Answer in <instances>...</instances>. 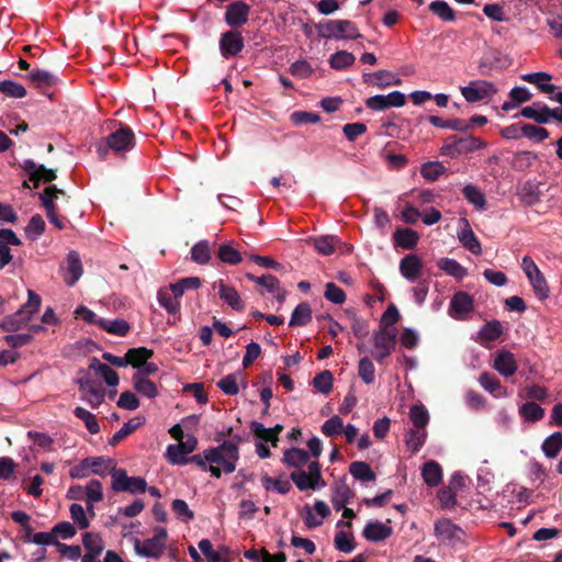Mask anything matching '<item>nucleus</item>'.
I'll return each instance as SVG.
<instances>
[{"label":"nucleus","mask_w":562,"mask_h":562,"mask_svg":"<svg viewBox=\"0 0 562 562\" xmlns=\"http://www.w3.org/2000/svg\"><path fill=\"white\" fill-rule=\"evenodd\" d=\"M460 90L462 97L471 103L491 100L497 92L495 85L486 80H472Z\"/></svg>","instance_id":"423d86ee"},{"label":"nucleus","mask_w":562,"mask_h":562,"mask_svg":"<svg viewBox=\"0 0 562 562\" xmlns=\"http://www.w3.org/2000/svg\"><path fill=\"white\" fill-rule=\"evenodd\" d=\"M82 398L88 401L92 407L99 406L104 400V390L93 379L87 376L77 380Z\"/></svg>","instance_id":"9d476101"},{"label":"nucleus","mask_w":562,"mask_h":562,"mask_svg":"<svg viewBox=\"0 0 562 562\" xmlns=\"http://www.w3.org/2000/svg\"><path fill=\"white\" fill-rule=\"evenodd\" d=\"M67 272L71 281H78L82 276L81 260L76 251H70L67 255Z\"/></svg>","instance_id":"69168bd1"},{"label":"nucleus","mask_w":562,"mask_h":562,"mask_svg":"<svg viewBox=\"0 0 562 562\" xmlns=\"http://www.w3.org/2000/svg\"><path fill=\"white\" fill-rule=\"evenodd\" d=\"M218 259L228 265H236L241 261L240 252L229 244H224L218 247Z\"/></svg>","instance_id":"603ef678"},{"label":"nucleus","mask_w":562,"mask_h":562,"mask_svg":"<svg viewBox=\"0 0 562 562\" xmlns=\"http://www.w3.org/2000/svg\"><path fill=\"white\" fill-rule=\"evenodd\" d=\"M45 226V222L40 214L33 215L25 227L27 238L36 240L44 233Z\"/></svg>","instance_id":"052dcab7"},{"label":"nucleus","mask_w":562,"mask_h":562,"mask_svg":"<svg viewBox=\"0 0 562 562\" xmlns=\"http://www.w3.org/2000/svg\"><path fill=\"white\" fill-rule=\"evenodd\" d=\"M312 321V308L308 303H300L293 311L289 326H305Z\"/></svg>","instance_id":"473e14b6"},{"label":"nucleus","mask_w":562,"mask_h":562,"mask_svg":"<svg viewBox=\"0 0 562 562\" xmlns=\"http://www.w3.org/2000/svg\"><path fill=\"white\" fill-rule=\"evenodd\" d=\"M473 308L472 297L464 292H458L450 302V310L453 316H459L471 312Z\"/></svg>","instance_id":"393cba45"},{"label":"nucleus","mask_w":562,"mask_h":562,"mask_svg":"<svg viewBox=\"0 0 562 562\" xmlns=\"http://www.w3.org/2000/svg\"><path fill=\"white\" fill-rule=\"evenodd\" d=\"M541 450L547 458H555L562 450V432L555 431L547 437L541 445Z\"/></svg>","instance_id":"c756f323"},{"label":"nucleus","mask_w":562,"mask_h":562,"mask_svg":"<svg viewBox=\"0 0 562 562\" xmlns=\"http://www.w3.org/2000/svg\"><path fill=\"white\" fill-rule=\"evenodd\" d=\"M419 239L418 234L411 228H401L394 233V241L405 249H413Z\"/></svg>","instance_id":"c9c22d12"},{"label":"nucleus","mask_w":562,"mask_h":562,"mask_svg":"<svg viewBox=\"0 0 562 562\" xmlns=\"http://www.w3.org/2000/svg\"><path fill=\"white\" fill-rule=\"evenodd\" d=\"M100 328L108 331L109 334H113V335H116L120 337H125L128 334L131 326L123 318H115V319L102 318V322H100Z\"/></svg>","instance_id":"7c9ffc66"},{"label":"nucleus","mask_w":562,"mask_h":562,"mask_svg":"<svg viewBox=\"0 0 562 562\" xmlns=\"http://www.w3.org/2000/svg\"><path fill=\"white\" fill-rule=\"evenodd\" d=\"M480 336L484 340L493 341L498 339L503 334V325L499 321L493 319L483 325L480 329Z\"/></svg>","instance_id":"09e8293b"},{"label":"nucleus","mask_w":562,"mask_h":562,"mask_svg":"<svg viewBox=\"0 0 562 562\" xmlns=\"http://www.w3.org/2000/svg\"><path fill=\"white\" fill-rule=\"evenodd\" d=\"M333 373L328 370L317 373L313 379L314 387L323 394H328L333 389Z\"/></svg>","instance_id":"680f3d73"},{"label":"nucleus","mask_w":562,"mask_h":562,"mask_svg":"<svg viewBox=\"0 0 562 562\" xmlns=\"http://www.w3.org/2000/svg\"><path fill=\"white\" fill-rule=\"evenodd\" d=\"M461 227L458 231V239L461 245L473 255H480L482 251L481 243L476 238L469 221L465 217L459 220Z\"/></svg>","instance_id":"4468645a"},{"label":"nucleus","mask_w":562,"mask_h":562,"mask_svg":"<svg viewBox=\"0 0 562 562\" xmlns=\"http://www.w3.org/2000/svg\"><path fill=\"white\" fill-rule=\"evenodd\" d=\"M82 544L88 553L100 555L104 549L102 538L94 532L82 533Z\"/></svg>","instance_id":"a18cd8bd"},{"label":"nucleus","mask_w":562,"mask_h":562,"mask_svg":"<svg viewBox=\"0 0 562 562\" xmlns=\"http://www.w3.org/2000/svg\"><path fill=\"white\" fill-rule=\"evenodd\" d=\"M434 533L442 542L461 541L464 536L462 528L447 518L438 519L435 522Z\"/></svg>","instance_id":"9b49d317"},{"label":"nucleus","mask_w":562,"mask_h":562,"mask_svg":"<svg viewBox=\"0 0 562 562\" xmlns=\"http://www.w3.org/2000/svg\"><path fill=\"white\" fill-rule=\"evenodd\" d=\"M422 476L429 487L438 486L442 481V469L436 461H427L422 468Z\"/></svg>","instance_id":"4be33fe9"},{"label":"nucleus","mask_w":562,"mask_h":562,"mask_svg":"<svg viewBox=\"0 0 562 562\" xmlns=\"http://www.w3.org/2000/svg\"><path fill=\"white\" fill-rule=\"evenodd\" d=\"M289 71L295 78L305 79L314 74V68L306 59H299L290 65Z\"/></svg>","instance_id":"bf43d9fd"},{"label":"nucleus","mask_w":562,"mask_h":562,"mask_svg":"<svg viewBox=\"0 0 562 562\" xmlns=\"http://www.w3.org/2000/svg\"><path fill=\"white\" fill-rule=\"evenodd\" d=\"M166 544H160L153 538L146 539L143 542L139 539H135L134 549L138 555L159 559L164 553Z\"/></svg>","instance_id":"f3484780"},{"label":"nucleus","mask_w":562,"mask_h":562,"mask_svg":"<svg viewBox=\"0 0 562 562\" xmlns=\"http://www.w3.org/2000/svg\"><path fill=\"white\" fill-rule=\"evenodd\" d=\"M201 283H169L159 289L157 299L161 307L169 314L176 315L180 311V299L187 288L198 289Z\"/></svg>","instance_id":"20e7f679"},{"label":"nucleus","mask_w":562,"mask_h":562,"mask_svg":"<svg viewBox=\"0 0 562 562\" xmlns=\"http://www.w3.org/2000/svg\"><path fill=\"white\" fill-rule=\"evenodd\" d=\"M218 295L233 310L243 311L245 308V305L240 300L238 292L233 286H229L226 283H220Z\"/></svg>","instance_id":"c85d7f7f"},{"label":"nucleus","mask_w":562,"mask_h":562,"mask_svg":"<svg viewBox=\"0 0 562 562\" xmlns=\"http://www.w3.org/2000/svg\"><path fill=\"white\" fill-rule=\"evenodd\" d=\"M422 268L420 259L415 255L405 256L400 263V271L403 278L412 280L418 277Z\"/></svg>","instance_id":"a878e982"},{"label":"nucleus","mask_w":562,"mask_h":562,"mask_svg":"<svg viewBox=\"0 0 562 562\" xmlns=\"http://www.w3.org/2000/svg\"><path fill=\"white\" fill-rule=\"evenodd\" d=\"M74 414L77 418L83 420L90 434L95 435L100 431L99 423L95 416L83 407H76Z\"/></svg>","instance_id":"5fc2aeb1"},{"label":"nucleus","mask_w":562,"mask_h":562,"mask_svg":"<svg viewBox=\"0 0 562 562\" xmlns=\"http://www.w3.org/2000/svg\"><path fill=\"white\" fill-rule=\"evenodd\" d=\"M250 429L254 436L262 441L271 442L273 447H277L279 437H276L270 428H266L263 424L259 422H252Z\"/></svg>","instance_id":"6e6d98bb"},{"label":"nucleus","mask_w":562,"mask_h":562,"mask_svg":"<svg viewBox=\"0 0 562 562\" xmlns=\"http://www.w3.org/2000/svg\"><path fill=\"white\" fill-rule=\"evenodd\" d=\"M409 418L417 429H425L429 423V414L423 405H413L411 407Z\"/></svg>","instance_id":"864d4df0"},{"label":"nucleus","mask_w":562,"mask_h":562,"mask_svg":"<svg viewBox=\"0 0 562 562\" xmlns=\"http://www.w3.org/2000/svg\"><path fill=\"white\" fill-rule=\"evenodd\" d=\"M21 166L29 175L30 181L34 182L35 188L38 187L41 180L50 182L56 178L53 169H47L44 165H38L32 159H25Z\"/></svg>","instance_id":"2eb2a0df"},{"label":"nucleus","mask_w":562,"mask_h":562,"mask_svg":"<svg viewBox=\"0 0 562 562\" xmlns=\"http://www.w3.org/2000/svg\"><path fill=\"white\" fill-rule=\"evenodd\" d=\"M350 474L359 481L371 482L375 481L376 475L367 462L353 461L349 465Z\"/></svg>","instance_id":"2f4dec72"},{"label":"nucleus","mask_w":562,"mask_h":562,"mask_svg":"<svg viewBox=\"0 0 562 562\" xmlns=\"http://www.w3.org/2000/svg\"><path fill=\"white\" fill-rule=\"evenodd\" d=\"M344 430L342 419L338 415H334L327 419L322 426V432L326 437H334L341 434Z\"/></svg>","instance_id":"774afa93"},{"label":"nucleus","mask_w":562,"mask_h":562,"mask_svg":"<svg viewBox=\"0 0 562 562\" xmlns=\"http://www.w3.org/2000/svg\"><path fill=\"white\" fill-rule=\"evenodd\" d=\"M91 370H94L97 373L102 375L104 382L109 386H116L119 384L120 378L116 371H114L111 367L105 363H101L97 358L91 360L89 366Z\"/></svg>","instance_id":"cd10ccee"},{"label":"nucleus","mask_w":562,"mask_h":562,"mask_svg":"<svg viewBox=\"0 0 562 562\" xmlns=\"http://www.w3.org/2000/svg\"><path fill=\"white\" fill-rule=\"evenodd\" d=\"M142 422L138 418L130 419L125 423L120 430H117L112 438L109 440V445L116 446L120 441L125 439L132 432H134L139 426Z\"/></svg>","instance_id":"8fccbe9b"},{"label":"nucleus","mask_w":562,"mask_h":562,"mask_svg":"<svg viewBox=\"0 0 562 562\" xmlns=\"http://www.w3.org/2000/svg\"><path fill=\"white\" fill-rule=\"evenodd\" d=\"M250 7L244 1H235L227 5L225 22L232 27H239L247 23Z\"/></svg>","instance_id":"ddd939ff"},{"label":"nucleus","mask_w":562,"mask_h":562,"mask_svg":"<svg viewBox=\"0 0 562 562\" xmlns=\"http://www.w3.org/2000/svg\"><path fill=\"white\" fill-rule=\"evenodd\" d=\"M225 457V473H233L236 469V461L239 459V448L237 442L223 441L218 447Z\"/></svg>","instance_id":"5701e85b"},{"label":"nucleus","mask_w":562,"mask_h":562,"mask_svg":"<svg viewBox=\"0 0 562 562\" xmlns=\"http://www.w3.org/2000/svg\"><path fill=\"white\" fill-rule=\"evenodd\" d=\"M395 339L396 334L389 329H379L373 334V344L378 350L372 356L379 363H383L395 349Z\"/></svg>","instance_id":"0eeeda50"},{"label":"nucleus","mask_w":562,"mask_h":562,"mask_svg":"<svg viewBox=\"0 0 562 562\" xmlns=\"http://www.w3.org/2000/svg\"><path fill=\"white\" fill-rule=\"evenodd\" d=\"M494 369L502 375L508 378L517 371V362L509 351H501L494 359Z\"/></svg>","instance_id":"6ab92c4d"},{"label":"nucleus","mask_w":562,"mask_h":562,"mask_svg":"<svg viewBox=\"0 0 562 562\" xmlns=\"http://www.w3.org/2000/svg\"><path fill=\"white\" fill-rule=\"evenodd\" d=\"M191 258L199 265H204L211 259V249L207 240H200L191 248Z\"/></svg>","instance_id":"c03bdc74"},{"label":"nucleus","mask_w":562,"mask_h":562,"mask_svg":"<svg viewBox=\"0 0 562 562\" xmlns=\"http://www.w3.org/2000/svg\"><path fill=\"white\" fill-rule=\"evenodd\" d=\"M0 92L11 98H24L26 95V89L21 85L12 80L0 81Z\"/></svg>","instance_id":"0e129e2a"},{"label":"nucleus","mask_w":562,"mask_h":562,"mask_svg":"<svg viewBox=\"0 0 562 562\" xmlns=\"http://www.w3.org/2000/svg\"><path fill=\"white\" fill-rule=\"evenodd\" d=\"M438 267L443 270L448 276L462 279L467 276V270L457 260L450 258H442L438 262Z\"/></svg>","instance_id":"a19ab883"},{"label":"nucleus","mask_w":562,"mask_h":562,"mask_svg":"<svg viewBox=\"0 0 562 562\" xmlns=\"http://www.w3.org/2000/svg\"><path fill=\"white\" fill-rule=\"evenodd\" d=\"M479 383L486 392L496 398L507 396L506 387L503 386L499 379L491 372L481 373Z\"/></svg>","instance_id":"aec40b11"},{"label":"nucleus","mask_w":562,"mask_h":562,"mask_svg":"<svg viewBox=\"0 0 562 562\" xmlns=\"http://www.w3.org/2000/svg\"><path fill=\"white\" fill-rule=\"evenodd\" d=\"M244 48V38L238 31H227L220 40V50L224 58L238 55Z\"/></svg>","instance_id":"f8f14e48"},{"label":"nucleus","mask_w":562,"mask_h":562,"mask_svg":"<svg viewBox=\"0 0 562 562\" xmlns=\"http://www.w3.org/2000/svg\"><path fill=\"white\" fill-rule=\"evenodd\" d=\"M335 548L345 553H350L356 549V542L352 535L345 531H338L334 539Z\"/></svg>","instance_id":"e2e57ef3"},{"label":"nucleus","mask_w":562,"mask_h":562,"mask_svg":"<svg viewBox=\"0 0 562 562\" xmlns=\"http://www.w3.org/2000/svg\"><path fill=\"white\" fill-rule=\"evenodd\" d=\"M429 10L442 21L452 22L456 20L454 11L446 1H432L429 4Z\"/></svg>","instance_id":"49530a36"},{"label":"nucleus","mask_w":562,"mask_h":562,"mask_svg":"<svg viewBox=\"0 0 562 562\" xmlns=\"http://www.w3.org/2000/svg\"><path fill=\"white\" fill-rule=\"evenodd\" d=\"M355 55L347 50H338L335 54H333L328 59L330 68L335 70H345L351 67L355 64Z\"/></svg>","instance_id":"72a5a7b5"},{"label":"nucleus","mask_w":562,"mask_h":562,"mask_svg":"<svg viewBox=\"0 0 562 562\" xmlns=\"http://www.w3.org/2000/svg\"><path fill=\"white\" fill-rule=\"evenodd\" d=\"M519 415L526 422L537 423L544 417V409L536 402H526L519 407Z\"/></svg>","instance_id":"e433bc0d"},{"label":"nucleus","mask_w":562,"mask_h":562,"mask_svg":"<svg viewBox=\"0 0 562 562\" xmlns=\"http://www.w3.org/2000/svg\"><path fill=\"white\" fill-rule=\"evenodd\" d=\"M544 106L540 103H535L530 106H525L521 110V115L526 119L533 120L535 122L539 124H546L548 123V116L547 113H544Z\"/></svg>","instance_id":"13d9d810"},{"label":"nucleus","mask_w":562,"mask_h":562,"mask_svg":"<svg viewBox=\"0 0 562 562\" xmlns=\"http://www.w3.org/2000/svg\"><path fill=\"white\" fill-rule=\"evenodd\" d=\"M374 373L375 369L373 362L368 357L360 359L358 366V374L366 384H371L374 382Z\"/></svg>","instance_id":"338daca9"},{"label":"nucleus","mask_w":562,"mask_h":562,"mask_svg":"<svg viewBox=\"0 0 562 562\" xmlns=\"http://www.w3.org/2000/svg\"><path fill=\"white\" fill-rule=\"evenodd\" d=\"M427 432L425 429H411L405 435V443L413 453H416L420 450L426 441Z\"/></svg>","instance_id":"4c0bfd02"},{"label":"nucleus","mask_w":562,"mask_h":562,"mask_svg":"<svg viewBox=\"0 0 562 562\" xmlns=\"http://www.w3.org/2000/svg\"><path fill=\"white\" fill-rule=\"evenodd\" d=\"M140 375L142 374H133L132 381L135 391L148 398H155L158 395V389L156 384L149 379L140 378Z\"/></svg>","instance_id":"f704fd0d"},{"label":"nucleus","mask_w":562,"mask_h":562,"mask_svg":"<svg viewBox=\"0 0 562 562\" xmlns=\"http://www.w3.org/2000/svg\"><path fill=\"white\" fill-rule=\"evenodd\" d=\"M446 171V167L440 161H428L422 165L420 175L428 181H436Z\"/></svg>","instance_id":"37998d69"},{"label":"nucleus","mask_w":562,"mask_h":562,"mask_svg":"<svg viewBox=\"0 0 562 562\" xmlns=\"http://www.w3.org/2000/svg\"><path fill=\"white\" fill-rule=\"evenodd\" d=\"M405 102V94L395 90L387 94H375L368 98L366 100V105L373 111H384L390 108H401Z\"/></svg>","instance_id":"6e6552de"},{"label":"nucleus","mask_w":562,"mask_h":562,"mask_svg":"<svg viewBox=\"0 0 562 562\" xmlns=\"http://www.w3.org/2000/svg\"><path fill=\"white\" fill-rule=\"evenodd\" d=\"M521 79L526 82L535 85L543 93L551 94L555 90V86L550 83L552 77L544 71H537L521 75Z\"/></svg>","instance_id":"412c9836"},{"label":"nucleus","mask_w":562,"mask_h":562,"mask_svg":"<svg viewBox=\"0 0 562 562\" xmlns=\"http://www.w3.org/2000/svg\"><path fill=\"white\" fill-rule=\"evenodd\" d=\"M317 34L325 40H357L362 35L350 20H327L316 25Z\"/></svg>","instance_id":"f257e3e1"},{"label":"nucleus","mask_w":562,"mask_h":562,"mask_svg":"<svg viewBox=\"0 0 562 562\" xmlns=\"http://www.w3.org/2000/svg\"><path fill=\"white\" fill-rule=\"evenodd\" d=\"M241 375L240 372L237 373H231L221 379L216 385L217 387L223 391L226 395H237L239 392L238 387V378Z\"/></svg>","instance_id":"de8ad7c7"},{"label":"nucleus","mask_w":562,"mask_h":562,"mask_svg":"<svg viewBox=\"0 0 562 562\" xmlns=\"http://www.w3.org/2000/svg\"><path fill=\"white\" fill-rule=\"evenodd\" d=\"M391 535L392 528L379 520L368 522L362 531V536L368 541L372 542L383 541L387 539Z\"/></svg>","instance_id":"a211bd4d"},{"label":"nucleus","mask_w":562,"mask_h":562,"mask_svg":"<svg viewBox=\"0 0 562 562\" xmlns=\"http://www.w3.org/2000/svg\"><path fill=\"white\" fill-rule=\"evenodd\" d=\"M518 396L520 398L530 400L529 402H543L548 397V390L539 384H529L526 385L519 393Z\"/></svg>","instance_id":"58836bf2"},{"label":"nucleus","mask_w":562,"mask_h":562,"mask_svg":"<svg viewBox=\"0 0 562 562\" xmlns=\"http://www.w3.org/2000/svg\"><path fill=\"white\" fill-rule=\"evenodd\" d=\"M457 144L460 155L472 153L486 146L485 142L472 135L457 137Z\"/></svg>","instance_id":"ea45409f"},{"label":"nucleus","mask_w":562,"mask_h":562,"mask_svg":"<svg viewBox=\"0 0 562 562\" xmlns=\"http://www.w3.org/2000/svg\"><path fill=\"white\" fill-rule=\"evenodd\" d=\"M462 192L469 203L473 204L477 210H484L486 200L482 191L476 186L467 184Z\"/></svg>","instance_id":"79ce46f5"},{"label":"nucleus","mask_w":562,"mask_h":562,"mask_svg":"<svg viewBox=\"0 0 562 562\" xmlns=\"http://www.w3.org/2000/svg\"><path fill=\"white\" fill-rule=\"evenodd\" d=\"M310 243L314 246L318 254L323 256H330L340 247H345L339 238L334 235H323L313 237Z\"/></svg>","instance_id":"dca6fc26"},{"label":"nucleus","mask_w":562,"mask_h":562,"mask_svg":"<svg viewBox=\"0 0 562 562\" xmlns=\"http://www.w3.org/2000/svg\"><path fill=\"white\" fill-rule=\"evenodd\" d=\"M63 191L59 190L55 186L47 187L41 194L40 199L43 203V206L46 210V215L50 224H53L56 228L63 229L65 227L64 220H61L56 214V207L54 200L57 198L58 194H61Z\"/></svg>","instance_id":"1a4fd4ad"},{"label":"nucleus","mask_w":562,"mask_h":562,"mask_svg":"<svg viewBox=\"0 0 562 562\" xmlns=\"http://www.w3.org/2000/svg\"><path fill=\"white\" fill-rule=\"evenodd\" d=\"M32 82L37 87H50L57 82V77L43 69H34L29 75Z\"/></svg>","instance_id":"4d7b16f0"},{"label":"nucleus","mask_w":562,"mask_h":562,"mask_svg":"<svg viewBox=\"0 0 562 562\" xmlns=\"http://www.w3.org/2000/svg\"><path fill=\"white\" fill-rule=\"evenodd\" d=\"M112 490L114 492H127L131 494L145 493L147 482L140 476H128L126 470L113 468L111 471Z\"/></svg>","instance_id":"39448f33"},{"label":"nucleus","mask_w":562,"mask_h":562,"mask_svg":"<svg viewBox=\"0 0 562 562\" xmlns=\"http://www.w3.org/2000/svg\"><path fill=\"white\" fill-rule=\"evenodd\" d=\"M90 471L93 474L104 476L108 469L115 468L113 459H105L103 457H89L88 458Z\"/></svg>","instance_id":"3c124183"},{"label":"nucleus","mask_w":562,"mask_h":562,"mask_svg":"<svg viewBox=\"0 0 562 562\" xmlns=\"http://www.w3.org/2000/svg\"><path fill=\"white\" fill-rule=\"evenodd\" d=\"M154 356V350L146 347L131 348L125 353V364L139 369L148 359Z\"/></svg>","instance_id":"b1692460"},{"label":"nucleus","mask_w":562,"mask_h":562,"mask_svg":"<svg viewBox=\"0 0 562 562\" xmlns=\"http://www.w3.org/2000/svg\"><path fill=\"white\" fill-rule=\"evenodd\" d=\"M27 302L23 304L19 311L2 321L1 327L5 331H16L21 329L30 322L32 315L38 312L42 303L41 296L32 290H27Z\"/></svg>","instance_id":"7ed1b4c3"},{"label":"nucleus","mask_w":562,"mask_h":562,"mask_svg":"<svg viewBox=\"0 0 562 562\" xmlns=\"http://www.w3.org/2000/svg\"><path fill=\"white\" fill-rule=\"evenodd\" d=\"M310 453L300 448H290L284 451L283 462L291 468L300 469L308 462Z\"/></svg>","instance_id":"bb28decb"},{"label":"nucleus","mask_w":562,"mask_h":562,"mask_svg":"<svg viewBox=\"0 0 562 562\" xmlns=\"http://www.w3.org/2000/svg\"><path fill=\"white\" fill-rule=\"evenodd\" d=\"M135 146V135L128 126H122L97 143V151L104 158L111 149L116 154L125 153Z\"/></svg>","instance_id":"f03ea898"}]
</instances>
